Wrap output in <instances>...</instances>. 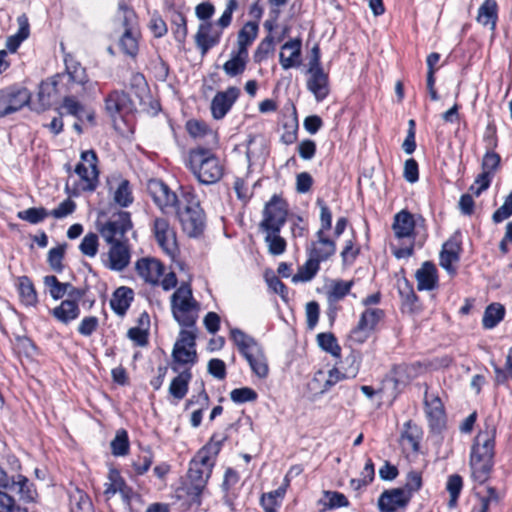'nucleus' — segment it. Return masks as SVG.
Returning <instances> with one entry per match:
<instances>
[{"label": "nucleus", "instance_id": "1", "mask_svg": "<svg viewBox=\"0 0 512 512\" xmlns=\"http://www.w3.org/2000/svg\"><path fill=\"white\" fill-rule=\"evenodd\" d=\"M226 439V435L213 434L210 441L204 445L190 461L187 474L188 481L191 485L189 494L199 498L211 476L216 457Z\"/></svg>", "mask_w": 512, "mask_h": 512}, {"label": "nucleus", "instance_id": "2", "mask_svg": "<svg viewBox=\"0 0 512 512\" xmlns=\"http://www.w3.org/2000/svg\"><path fill=\"white\" fill-rule=\"evenodd\" d=\"M287 213V204L278 195H273L265 204L259 228L265 233L264 241L271 255L278 256L286 250V240L280 236V231L286 222Z\"/></svg>", "mask_w": 512, "mask_h": 512}, {"label": "nucleus", "instance_id": "3", "mask_svg": "<svg viewBox=\"0 0 512 512\" xmlns=\"http://www.w3.org/2000/svg\"><path fill=\"white\" fill-rule=\"evenodd\" d=\"M496 427L486 422L485 429L475 437L470 454V468L473 479L479 483L488 480L494 458Z\"/></svg>", "mask_w": 512, "mask_h": 512}, {"label": "nucleus", "instance_id": "4", "mask_svg": "<svg viewBox=\"0 0 512 512\" xmlns=\"http://www.w3.org/2000/svg\"><path fill=\"white\" fill-rule=\"evenodd\" d=\"M186 166L198 182L204 185L217 183L224 173L218 157L210 149L202 146L188 152Z\"/></svg>", "mask_w": 512, "mask_h": 512}, {"label": "nucleus", "instance_id": "5", "mask_svg": "<svg viewBox=\"0 0 512 512\" xmlns=\"http://www.w3.org/2000/svg\"><path fill=\"white\" fill-rule=\"evenodd\" d=\"M115 32L119 34L118 46L127 56L135 58L139 51L140 31L135 12L124 3H119L114 18Z\"/></svg>", "mask_w": 512, "mask_h": 512}, {"label": "nucleus", "instance_id": "6", "mask_svg": "<svg viewBox=\"0 0 512 512\" xmlns=\"http://www.w3.org/2000/svg\"><path fill=\"white\" fill-rule=\"evenodd\" d=\"M171 312L181 330L198 332L196 322L199 318L200 304L193 297L189 284H181L170 297Z\"/></svg>", "mask_w": 512, "mask_h": 512}, {"label": "nucleus", "instance_id": "7", "mask_svg": "<svg viewBox=\"0 0 512 512\" xmlns=\"http://www.w3.org/2000/svg\"><path fill=\"white\" fill-rule=\"evenodd\" d=\"M182 230L189 237H198L205 228V214L198 196L192 189H182L180 203L175 208Z\"/></svg>", "mask_w": 512, "mask_h": 512}, {"label": "nucleus", "instance_id": "8", "mask_svg": "<svg viewBox=\"0 0 512 512\" xmlns=\"http://www.w3.org/2000/svg\"><path fill=\"white\" fill-rule=\"evenodd\" d=\"M230 337L239 352L247 360L253 373L259 378H266L269 372L267 359L259 343L238 328L230 330Z\"/></svg>", "mask_w": 512, "mask_h": 512}, {"label": "nucleus", "instance_id": "9", "mask_svg": "<svg viewBox=\"0 0 512 512\" xmlns=\"http://www.w3.org/2000/svg\"><path fill=\"white\" fill-rule=\"evenodd\" d=\"M133 228L131 215L126 211L113 213L105 222H99L98 232L106 244L129 242L128 232Z\"/></svg>", "mask_w": 512, "mask_h": 512}, {"label": "nucleus", "instance_id": "10", "mask_svg": "<svg viewBox=\"0 0 512 512\" xmlns=\"http://www.w3.org/2000/svg\"><path fill=\"white\" fill-rule=\"evenodd\" d=\"M97 164L98 158L94 150H86L81 153L80 162L75 167V173L80 178V182L74 188L75 193L91 192L96 189L99 177Z\"/></svg>", "mask_w": 512, "mask_h": 512}, {"label": "nucleus", "instance_id": "11", "mask_svg": "<svg viewBox=\"0 0 512 512\" xmlns=\"http://www.w3.org/2000/svg\"><path fill=\"white\" fill-rule=\"evenodd\" d=\"M197 333L194 330H180L172 351L175 364L192 366L197 362Z\"/></svg>", "mask_w": 512, "mask_h": 512}, {"label": "nucleus", "instance_id": "12", "mask_svg": "<svg viewBox=\"0 0 512 512\" xmlns=\"http://www.w3.org/2000/svg\"><path fill=\"white\" fill-rule=\"evenodd\" d=\"M147 192L163 213L175 209L180 203L176 193L159 179H151L147 182Z\"/></svg>", "mask_w": 512, "mask_h": 512}, {"label": "nucleus", "instance_id": "13", "mask_svg": "<svg viewBox=\"0 0 512 512\" xmlns=\"http://www.w3.org/2000/svg\"><path fill=\"white\" fill-rule=\"evenodd\" d=\"M153 234L160 248L169 256L178 252L177 237L174 228L165 217H156L153 221Z\"/></svg>", "mask_w": 512, "mask_h": 512}, {"label": "nucleus", "instance_id": "14", "mask_svg": "<svg viewBox=\"0 0 512 512\" xmlns=\"http://www.w3.org/2000/svg\"><path fill=\"white\" fill-rule=\"evenodd\" d=\"M241 94L238 87L230 86L224 91L215 94L211 101V114L216 120L223 119L230 111Z\"/></svg>", "mask_w": 512, "mask_h": 512}, {"label": "nucleus", "instance_id": "15", "mask_svg": "<svg viewBox=\"0 0 512 512\" xmlns=\"http://www.w3.org/2000/svg\"><path fill=\"white\" fill-rule=\"evenodd\" d=\"M215 26L212 22H201L198 26L195 43L203 56L220 42L222 30Z\"/></svg>", "mask_w": 512, "mask_h": 512}, {"label": "nucleus", "instance_id": "16", "mask_svg": "<svg viewBox=\"0 0 512 512\" xmlns=\"http://www.w3.org/2000/svg\"><path fill=\"white\" fill-rule=\"evenodd\" d=\"M119 493L125 504L130 505L133 496V490L116 469H110L108 473V482L105 483L104 495L107 499L112 498Z\"/></svg>", "mask_w": 512, "mask_h": 512}, {"label": "nucleus", "instance_id": "17", "mask_svg": "<svg viewBox=\"0 0 512 512\" xmlns=\"http://www.w3.org/2000/svg\"><path fill=\"white\" fill-rule=\"evenodd\" d=\"M137 274L146 283L157 285L164 273L163 264L154 258H141L135 264Z\"/></svg>", "mask_w": 512, "mask_h": 512}, {"label": "nucleus", "instance_id": "18", "mask_svg": "<svg viewBox=\"0 0 512 512\" xmlns=\"http://www.w3.org/2000/svg\"><path fill=\"white\" fill-rule=\"evenodd\" d=\"M316 241L311 242L307 248L308 256H311L319 263L327 261L336 252L335 241L329 239L322 231H317Z\"/></svg>", "mask_w": 512, "mask_h": 512}, {"label": "nucleus", "instance_id": "19", "mask_svg": "<svg viewBox=\"0 0 512 512\" xmlns=\"http://www.w3.org/2000/svg\"><path fill=\"white\" fill-rule=\"evenodd\" d=\"M107 267L114 271L124 270L130 263V247L129 242L108 244Z\"/></svg>", "mask_w": 512, "mask_h": 512}, {"label": "nucleus", "instance_id": "20", "mask_svg": "<svg viewBox=\"0 0 512 512\" xmlns=\"http://www.w3.org/2000/svg\"><path fill=\"white\" fill-rule=\"evenodd\" d=\"M410 501L409 494H405L400 488L384 491L378 499L380 512H395L398 508L405 507Z\"/></svg>", "mask_w": 512, "mask_h": 512}, {"label": "nucleus", "instance_id": "21", "mask_svg": "<svg viewBox=\"0 0 512 512\" xmlns=\"http://www.w3.org/2000/svg\"><path fill=\"white\" fill-rule=\"evenodd\" d=\"M133 103L127 93L124 91H112L105 98V109L107 113L114 117L116 114H124L132 111Z\"/></svg>", "mask_w": 512, "mask_h": 512}, {"label": "nucleus", "instance_id": "22", "mask_svg": "<svg viewBox=\"0 0 512 512\" xmlns=\"http://www.w3.org/2000/svg\"><path fill=\"white\" fill-rule=\"evenodd\" d=\"M310 77L307 81L308 90L317 101L324 100L329 94L328 75L323 69L308 70Z\"/></svg>", "mask_w": 512, "mask_h": 512}, {"label": "nucleus", "instance_id": "23", "mask_svg": "<svg viewBox=\"0 0 512 512\" xmlns=\"http://www.w3.org/2000/svg\"><path fill=\"white\" fill-rule=\"evenodd\" d=\"M11 491H16L20 499L26 503L34 502L37 497V491L32 482L22 475L17 474L10 478V487L7 488Z\"/></svg>", "mask_w": 512, "mask_h": 512}, {"label": "nucleus", "instance_id": "24", "mask_svg": "<svg viewBox=\"0 0 512 512\" xmlns=\"http://www.w3.org/2000/svg\"><path fill=\"white\" fill-rule=\"evenodd\" d=\"M301 41L290 40L282 46L279 61L283 69L287 70L300 64Z\"/></svg>", "mask_w": 512, "mask_h": 512}, {"label": "nucleus", "instance_id": "25", "mask_svg": "<svg viewBox=\"0 0 512 512\" xmlns=\"http://www.w3.org/2000/svg\"><path fill=\"white\" fill-rule=\"evenodd\" d=\"M415 229V221L413 215L402 210L394 217L393 231L397 238H412Z\"/></svg>", "mask_w": 512, "mask_h": 512}, {"label": "nucleus", "instance_id": "26", "mask_svg": "<svg viewBox=\"0 0 512 512\" xmlns=\"http://www.w3.org/2000/svg\"><path fill=\"white\" fill-rule=\"evenodd\" d=\"M133 298V290L129 287L121 286L114 291L110 299V307L117 315L124 316Z\"/></svg>", "mask_w": 512, "mask_h": 512}, {"label": "nucleus", "instance_id": "27", "mask_svg": "<svg viewBox=\"0 0 512 512\" xmlns=\"http://www.w3.org/2000/svg\"><path fill=\"white\" fill-rule=\"evenodd\" d=\"M417 280L418 290H432L437 285V269L432 262L426 261L416 271L415 274Z\"/></svg>", "mask_w": 512, "mask_h": 512}, {"label": "nucleus", "instance_id": "28", "mask_svg": "<svg viewBox=\"0 0 512 512\" xmlns=\"http://www.w3.org/2000/svg\"><path fill=\"white\" fill-rule=\"evenodd\" d=\"M497 20L498 5L496 0H484L478 9L476 21L482 26L488 27L491 31H494Z\"/></svg>", "mask_w": 512, "mask_h": 512}, {"label": "nucleus", "instance_id": "29", "mask_svg": "<svg viewBox=\"0 0 512 512\" xmlns=\"http://www.w3.org/2000/svg\"><path fill=\"white\" fill-rule=\"evenodd\" d=\"M425 413L432 428H439L444 422V408L438 396L425 393Z\"/></svg>", "mask_w": 512, "mask_h": 512}, {"label": "nucleus", "instance_id": "30", "mask_svg": "<svg viewBox=\"0 0 512 512\" xmlns=\"http://www.w3.org/2000/svg\"><path fill=\"white\" fill-rule=\"evenodd\" d=\"M421 438L422 430L418 425L412 421H407L404 423L403 431L401 432L400 436V442L403 448L417 452L419 450Z\"/></svg>", "mask_w": 512, "mask_h": 512}, {"label": "nucleus", "instance_id": "31", "mask_svg": "<svg viewBox=\"0 0 512 512\" xmlns=\"http://www.w3.org/2000/svg\"><path fill=\"white\" fill-rule=\"evenodd\" d=\"M80 309L75 301L64 300L52 310V315L61 323L68 324L78 318Z\"/></svg>", "mask_w": 512, "mask_h": 512}, {"label": "nucleus", "instance_id": "32", "mask_svg": "<svg viewBox=\"0 0 512 512\" xmlns=\"http://www.w3.org/2000/svg\"><path fill=\"white\" fill-rule=\"evenodd\" d=\"M258 34V24L249 21L240 29L237 36V51L248 54V47L253 43Z\"/></svg>", "mask_w": 512, "mask_h": 512}, {"label": "nucleus", "instance_id": "33", "mask_svg": "<svg viewBox=\"0 0 512 512\" xmlns=\"http://www.w3.org/2000/svg\"><path fill=\"white\" fill-rule=\"evenodd\" d=\"M248 54H241L240 51L231 53V58L223 64V70L229 77L241 75L247 65Z\"/></svg>", "mask_w": 512, "mask_h": 512}, {"label": "nucleus", "instance_id": "34", "mask_svg": "<svg viewBox=\"0 0 512 512\" xmlns=\"http://www.w3.org/2000/svg\"><path fill=\"white\" fill-rule=\"evenodd\" d=\"M192 378L189 369H186L178 374L170 383L169 393L177 400L183 399L188 392V385Z\"/></svg>", "mask_w": 512, "mask_h": 512}, {"label": "nucleus", "instance_id": "35", "mask_svg": "<svg viewBox=\"0 0 512 512\" xmlns=\"http://www.w3.org/2000/svg\"><path fill=\"white\" fill-rule=\"evenodd\" d=\"M505 315V308L499 303H492L488 305L484 311L482 318L483 327L486 329H492L503 320Z\"/></svg>", "mask_w": 512, "mask_h": 512}, {"label": "nucleus", "instance_id": "36", "mask_svg": "<svg viewBox=\"0 0 512 512\" xmlns=\"http://www.w3.org/2000/svg\"><path fill=\"white\" fill-rule=\"evenodd\" d=\"M320 269V263L311 256H308L306 262L299 267L296 274L292 277L293 283L311 281Z\"/></svg>", "mask_w": 512, "mask_h": 512}, {"label": "nucleus", "instance_id": "37", "mask_svg": "<svg viewBox=\"0 0 512 512\" xmlns=\"http://www.w3.org/2000/svg\"><path fill=\"white\" fill-rule=\"evenodd\" d=\"M18 292L22 303L26 306H34L37 303V294L34 285L27 276L19 278Z\"/></svg>", "mask_w": 512, "mask_h": 512}, {"label": "nucleus", "instance_id": "38", "mask_svg": "<svg viewBox=\"0 0 512 512\" xmlns=\"http://www.w3.org/2000/svg\"><path fill=\"white\" fill-rule=\"evenodd\" d=\"M383 317L384 311L382 309L368 307L361 313L358 324L373 333Z\"/></svg>", "mask_w": 512, "mask_h": 512}, {"label": "nucleus", "instance_id": "39", "mask_svg": "<svg viewBox=\"0 0 512 512\" xmlns=\"http://www.w3.org/2000/svg\"><path fill=\"white\" fill-rule=\"evenodd\" d=\"M8 113L12 114L20 110L29 102V94L26 90H10L6 89Z\"/></svg>", "mask_w": 512, "mask_h": 512}, {"label": "nucleus", "instance_id": "40", "mask_svg": "<svg viewBox=\"0 0 512 512\" xmlns=\"http://www.w3.org/2000/svg\"><path fill=\"white\" fill-rule=\"evenodd\" d=\"M319 504L323 506V510L347 507L349 501L347 497L336 491H324L323 498L319 500Z\"/></svg>", "mask_w": 512, "mask_h": 512}, {"label": "nucleus", "instance_id": "41", "mask_svg": "<svg viewBox=\"0 0 512 512\" xmlns=\"http://www.w3.org/2000/svg\"><path fill=\"white\" fill-rule=\"evenodd\" d=\"M48 216L49 211L44 207H31L17 213V217L20 220L26 221L33 225L43 222Z\"/></svg>", "mask_w": 512, "mask_h": 512}, {"label": "nucleus", "instance_id": "42", "mask_svg": "<svg viewBox=\"0 0 512 512\" xmlns=\"http://www.w3.org/2000/svg\"><path fill=\"white\" fill-rule=\"evenodd\" d=\"M55 82H42L39 86L37 98L40 104V108L45 110L49 108L53 103V97L56 93Z\"/></svg>", "mask_w": 512, "mask_h": 512}, {"label": "nucleus", "instance_id": "43", "mask_svg": "<svg viewBox=\"0 0 512 512\" xmlns=\"http://www.w3.org/2000/svg\"><path fill=\"white\" fill-rule=\"evenodd\" d=\"M353 281L335 280L327 293L329 302H337L343 299L351 290Z\"/></svg>", "mask_w": 512, "mask_h": 512}, {"label": "nucleus", "instance_id": "44", "mask_svg": "<svg viewBox=\"0 0 512 512\" xmlns=\"http://www.w3.org/2000/svg\"><path fill=\"white\" fill-rule=\"evenodd\" d=\"M319 347L330 353L334 357H340L341 347L337 343L336 337L332 333H320L317 335Z\"/></svg>", "mask_w": 512, "mask_h": 512}, {"label": "nucleus", "instance_id": "45", "mask_svg": "<svg viewBox=\"0 0 512 512\" xmlns=\"http://www.w3.org/2000/svg\"><path fill=\"white\" fill-rule=\"evenodd\" d=\"M459 260L458 253L451 243H445L440 252V266L449 273L454 272L452 264Z\"/></svg>", "mask_w": 512, "mask_h": 512}, {"label": "nucleus", "instance_id": "46", "mask_svg": "<svg viewBox=\"0 0 512 512\" xmlns=\"http://www.w3.org/2000/svg\"><path fill=\"white\" fill-rule=\"evenodd\" d=\"M66 247V244H60L51 248L48 252L47 262L50 268L57 273L62 272L64 269L62 261L65 255Z\"/></svg>", "mask_w": 512, "mask_h": 512}, {"label": "nucleus", "instance_id": "47", "mask_svg": "<svg viewBox=\"0 0 512 512\" xmlns=\"http://www.w3.org/2000/svg\"><path fill=\"white\" fill-rule=\"evenodd\" d=\"M463 487V481L461 476L453 474L449 476L446 484V489L449 493L450 499L448 502L449 508H454L457 505L459 495Z\"/></svg>", "mask_w": 512, "mask_h": 512}, {"label": "nucleus", "instance_id": "48", "mask_svg": "<svg viewBox=\"0 0 512 512\" xmlns=\"http://www.w3.org/2000/svg\"><path fill=\"white\" fill-rule=\"evenodd\" d=\"M113 199L121 207H128L133 202V196L128 180H121L114 192Z\"/></svg>", "mask_w": 512, "mask_h": 512}, {"label": "nucleus", "instance_id": "49", "mask_svg": "<svg viewBox=\"0 0 512 512\" xmlns=\"http://www.w3.org/2000/svg\"><path fill=\"white\" fill-rule=\"evenodd\" d=\"M44 284L49 288L50 295L53 299L57 300L62 298L68 292L70 283H61L56 276L48 275L44 278Z\"/></svg>", "mask_w": 512, "mask_h": 512}, {"label": "nucleus", "instance_id": "50", "mask_svg": "<svg viewBox=\"0 0 512 512\" xmlns=\"http://www.w3.org/2000/svg\"><path fill=\"white\" fill-rule=\"evenodd\" d=\"M172 31L177 42L183 43L187 36L186 18L182 13H175L172 18Z\"/></svg>", "mask_w": 512, "mask_h": 512}, {"label": "nucleus", "instance_id": "51", "mask_svg": "<svg viewBox=\"0 0 512 512\" xmlns=\"http://www.w3.org/2000/svg\"><path fill=\"white\" fill-rule=\"evenodd\" d=\"M129 449L128 435L125 430H119L111 442L112 454L115 456H124Z\"/></svg>", "mask_w": 512, "mask_h": 512}, {"label": "nucleus", "instance_id": "52", "mask_svg": "<svg viewBox=\"0 0 512 512\" xmlns=\"http://www.w3.org/2000/svg\"><path fill=\"white\" fill-rule=\"evenodd\" d=\"M289 486V480L284 478L283 484L274 491L262 495L260 502L270 503L274 506H281V502L285 496L286 490Z\"/></svg>", "mask_w": 512, "mask_h": 512}, {"label": "nucleus", "instance_id": "53", "mask_svg": "<svg viewBox=\"0 0 512 512\" xmlns=\"http://www.w3.org/2000/svg\"><path fill=\"white\" fill-rule=\"evenodd\" d=\"M98 236L95 233L86 234L80 245L79 249L81 253L88 257H94L98 252Z\"/></svg>", "mask_w": 512, "mask_h": 512}, {"label": "nucleus", "instance_id": "54", "mask_svg": "<svg viewBox=\"0 0 512 512\" xmlns=\"http://www.w3.org/2000/svg\"><path fill=\"white\" fill-rule=\"evenodd\" d=\"M257 397L258 395L256 391L250 387L236 388L230 392V399L234 403L238 404L253 402L257 399Z\"/></svg>", "mask_w": 512, "mask_h": 512}, {"label": "nucleus", "instance_id": "55", "mask_svg": "<svg viewBox=\"0 0 512 512\" xmlns=\"http://www.w3.org/2000/svg\"><path fill=\"white\" fill-rule=\"evenodd\" d=\"M238 7L239 4L237 0H228L222 15L215 23L216 27L221 30L229 27L232 22V15L238 9Z\"/></svg>", "mask_w": 512, "mask_h": 512}, {"label": "nucleus", "instance_id": "56", "mask_svg": "<svg viewBox=\"0 0 512 512\" xmlns=\"http://www.w3.org/2000/svg\"><path fill=\"white\" fill-rule=\"evenodd\" d=\"M66 76L69 81L78 84H84L87 81L85 70L76 62L66 61Z\"/></svg>", "mask_w": 512, "mask_h": 512}, {"label": "nucleus", "instance_id": "57", "mask_svg": "<svg viewBox=\"0 0 512 512\" xmlns=\"http://www.w3.org/2000/svg\"><path fill=\"white\" fill-rule=\"evenodd\" d=\"M357 373V368L353 369L351 373H343L337 368H332L328 372H325L328 391L342 380L355 378Z\"/></svg>", "mask_w": 512, "mask_h": 512}, {"label": "nucleus", "instance_id": "58", "mask_svg": "<svg viewBox=\"0 0 512 512\" xmlns=\"http://www.w3.org/2000/svg\"><path fill=\"white\" fill-rule=\"evenodd\" d=\"M422 486V476L418 471H410L407 474L406 482L403 488H400L405 494H409L411 499L413 494Z\"/></svg>", "mask_w": 512, "mask_h": 512}, {"label": "nucleus", "instance_id": "59", "mask_svg": "<svg viewBox=\"0 0 512 512\" xmlns=\"http://www.w3.org/2000/svg\"><path fill=\"white\" fill-rule=\"evenodd\" d=\"M308 388L310 391L320 395H323L326 392H328L325 371H316L311 381L308 383Z\"/></svg>", "mask_w": 512, "mask_h": 512}, {"label": "nucleus", "instance_id": "60", "mask_svg": "<svg viewBox=\"0 0 512 512\" xmlns=\"http://www.w3.org/2000/svg\"><path fill=\"white\" fill-rule=\"evenodd\" d=\"M186 128L188 133L194 137H203V136H210L213 139H215V134L208 129L207 125L203 122L197 121V120H190L186 124Z\"/></svg>", "mask_w": 512, "mask_h": 512}, {"label": "nucleus", "instance_id": "61", "mask_svg": "<svg viewBox=\"0 0 512 512\" xmlns=\"http://www.w3.org/2000/svg\"><path fill=\"white\" fill-rule=\"evenodd\" d=\"M274 50V38L271 35L266 36L258 45L255 53V62H261L267 58L269 53Z\"/></svg>", "mask_w": 512, "mask_h": 512}, {"label": "nucleus", "instance_id": "62", "mask_svg": "<svg viewBox=\"0 0 512 512\" xmlns=\"http://www.w3.org/2000/svg\"><path fill=\"white\" fill-rule=\"evenodd\" d=\"M76 209V203L70 198L65 199L55 209L49 211V216L55 219H63L71 215Z\"/></svg>", "mask_w": 512, "mask_h": 512}, {"label": "nucleus", "instance_id": "63", "mask_svg": "<svg viewBox=\"0 0 512 512\" xmlns=\"http://www.w3.org/2000/svg\"><path fill=\"white\" fill-rule=\"evenodd\" d=\"M512 215V192L506 197L504 203L493 213L494 223H500Z\"/></svg>", "mask_w": 512, "mask_h": 512}, {"label": "nucleus", "instance_id": "64", "mask_svg": "<svg viewBox=\"0 0 512 512\" xmlns=\"http://www.w3.org/2000/svg\"><path fill=\"white\" fill-rule=\"evenodd\" d=\"M207 370L210 375L218 380H223L226 377V364L221 359L213 358L209 360Z\"/></svg>", "mask_w": 512, "mask_h": 512}]
</instances>
